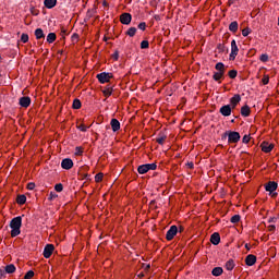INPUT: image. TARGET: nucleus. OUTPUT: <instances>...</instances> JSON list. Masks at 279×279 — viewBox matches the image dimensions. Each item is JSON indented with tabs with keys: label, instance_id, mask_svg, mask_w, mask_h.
<instances>
[{
	"label": "nucleus",
	"instance_id": "nucleus-54",
	"mask_svg": "<svg viewBox=\"0 0 279 279\" xmlns=\"http://www.w3.org/2000/svg\"><path fill=\"white\" fill-rule=\"evenodd\" d=\"M186 167H189V169H195V163H193V161H190L186 163Z\"/></svg>",
	"mask_w": 279,
	"mask_h": 279
},
{
	"label": "nucleus",
	"instance_id": "nucleus-49",
	"mask_svg": "<svg viewBox=\"0 0 279 279\" xmlns=\"http://www.w3.org/2000/svg\"><path fill=\"white\" fill-rule=\"evenodd\" d=\"M7 275H8V272L5 271V269L0 268V279L5 278Z\"/></svg>",
	"mask_w": 279,
	"mask_h": 279
},
{
	"label": "nucleus",
	"instance_id": "nucleus-46",
	"mask_svg": "<svg viewBox=\"0 0 279 279\" xmlns=\"http://www.w3.org/2000/svg\"><path fill=\"white\" fill-rule=\"evenodd\" d=\"M230 131H226L222 135H221V141H226V138H230Z\"/></svg>",
	"mask_w": 279,
	"mask_h": 279
},
{
	"label": "nucleus",
	"instance_id": "nucleus-33",
	"mask_svg": "<svg viewBox=\"0 0 279 279\" xmlns=\"http://www.w3.org/2000/svg\"><path fill=\"white\" fill-rule=\"evenodd\" d=\"M54 191H57V193H62V191H64V185H62V183L56 184Z\"/></svg>",
	"mask_w": 279,
	"mask_h": 279
},
{
	"label": "nucleus",
	"instance_id": "nucleus-57",
	"mask_svg": "<svg viewBox=\"0 0 279 279\" xmlns=\"http://www.w3.org/2000/svg\"><path fill=\"white\" fill-rule=\"evenodd\" d=\"M112 58H113V60H119V51H116V52L112 54Z\"/></svg>",
	"mask_w": 279,
	"mask_h": 279
},
{
	"label": "nucleus",
	"instance_id": "nucleus-12",
	"mask_svg": "<svg viewBox=\"0 0 279 279\" xmlns=\"http://www.w3.org/2000/svg\"><path fill=\"white\" fill-rule=\"evenodd\" d=\"M241 104V95L235 94L233 97L230 98V106L234 110L236 106Z\"/></svg>",
	"mask_w": 279,
	"mask_h": 279
},
{
	"label": "nucleus",
	"instance_id": "nucleus-14",
	"mask_svg": "<svg viewBox=\"0 0 279 279\" xmlns=\"http://www.w3.org/2000/svg\"><path fill=\"white\" fill-rule=\"evenodd\" d=\"M260 148L265 154H269L274 149V144H269V142H263L260 144Z\"/></svg>",
	"mask_w": 279,
	"mask_h": 279
},
{
	"label": "nucleus",
	"instance_id": "nucleus-38",
	"mask_svg": "<svg viewBox=\"0 0 279 279\" xmlns=\"http://www.w3.org/2000/svg\"><path fill=\"white\" fill-rule=\"evenodd\" d=\"M218 53H223L226 51V46L223 44L217 45Z\"/></svg>",
	"mask_w": 279,
	"mask_h": 279
},
{
	"label": "nucleus",
	"instance_id": "nucleus-9",
	"mask_svg": "<svg viewBox=\"0 0 279 279\" xmlns=\"http://www.w3.org/2000/svg\"><path fill=\"white\" fill-rule=\"evenodd\" d=\"M120 22L122 23V25H130L132 23V14L122 13L120 15Z\"/></svg>",
	"mask_w": 279,
	"mask_h": 279
},
{
	"label": "nucleus",
	"instance_id": "nucleus-51",
	"mask_svg": "<svg viewBox=\"0 0 279 279\" xmlns=\"http://www.w3.org/2000/svg\"><path fill=\"white\" fill-rule=\"evenodd\" d=\"M72 40H73V43H77V40H80V35H77V33H74L72 35Z\"/></svg>",
	"mask_w": 279,
	"mask_h": 279
},
{
	"label": "nucleus",
	"instance_id": "nucleus-48",
	"mask_svg": "<svg viewBox=\"0 0 279 279\" xmlns=\"http://www.w3.org/2000/svg\"><path fill=\"white\" fill-rule=\"evenodd\" d=\"M31 13H32L34 16H38L39 11L36 10V8L32 7V8H31Z\"/></svg>",
	"mask_w": 279,
	"mask_h": 279
},
{
	"label": "nucleus",
	"instance_id": "nucleus-60",
	"mask_svg": "<svg viewBox=\"0 0 279 279\" xmlns=\"http://www.w3.org/2000/svg\"><path fill=\"white\" fill-rule=\"evenodd\" d=\"M245 248L247 250V252H250L251 250L250 244H245Z\"/></svg>",
	"mask_w": 279,
	"mask_h": 279
},
{
	"label": "nucleus",
	"instance_id": "nucleus-37",
	"mask_svg": "<svg viewBox=\"0 0 279 279\" xmlns=\"http://www.w3.org/2000/svg\"><path fill=\"white\" fill-rule=\"evenodd\" d=\"M102 93L105 97H110V95H112V87H107Z\"/></svg>",
	"mask_w": 279,
	"mask_h": 279
},
{
	"label": "nucleus",
	"instance_id": "nucleus-10",
	"mask_svg": "<svg viewBox=\"0 0 279 279\" xmlns=\"http://www.w3.org/2000/svg\"><path fill=\"white\" fill-rule=\"evenodd\" d=\"M61 167L62 169H65V171L73 169V159L71 158L62 159Z\"/></svg>",
	"mask_w": 279,
	"mask_h": 279
},
{
	"label": "nucleus",
	"instance_id": "nucleus-52",
	"mask_svg": "<svg viewBox=\"0 0 279 279\" xmlns=\"http://www.w3.org/2000/svg\"><path fill=\"white\" fill-rule=\"evenodd\" d=\"M77 128H78V130H80L81 132H86V130H88V128H87L86 125H84V124H81V125H78Z\"/></svg>",
	"mask_w": 279,
	"mask_h": 279
},
{
	"label": "nucleus",
	"instance_id": "nucleus-31",
	"mask_svg": "<svg viewBox=\"0 0 279 279\" xmlns=\"http://www.w3.org/2000/svg\"><path fill=\"white\" fill-rule=\"evenodd\" d=\"M165 141H167V135H159L156 138V143H158V145H165Z\"/></svg>",
	"mask_w": 279,
	"mask_h": 279
},
{
	"label": "nucleus",
	"instance_id": "nucleus-8",
	"mask_svg": "<svg viewBox=\"0 0 279 279\" xmlns=\"http://www.w3.org/2000/svg\"><path fill=\"white\" fill-rule=\"evenodd\" d=\"M53 250H56V246L53 244H47L44 248V257L51 258V254H53Z\"/></svg>",
	"mask_w": 279,
	"mask_h": 279
},
{
	"label": "nucleus",
	"instance_id": "nucleus-44",
	"mask_svg": "<svg viewBox=\"0 0 279 279\" xmlns=\"http://www.w3.org/2000/svg\"><path fill=\"white\" fill-rule=\"evenodd\" d=\"M104 180V173H97L95 175V182H101Z\"/></svg>",
	"mask_w": 279,
	"mask_h": 279
},
{
	"label": "nucleus",
	"instance_id": "nucleus-3",
	"mask_svg": "<svg viewBox=\"0 0 279 279\" xmlns=\"http://www.w3.org/2000/svg\"><path fill=\"white\" fill-rule=\"evenodd\" d=\"M96 77H97L98 82H100V84H108V82H110V80H112V73L101 72V73L97 74Z\"/></svg>",
	"mask_w": 279,
	"mask_h": 279
},
{
	"label": "nucleus",
	"instance_id": "nucleus-7",
	"mask_svg": "<svg viewBox=\"0 0 279 279\" xmlns=\"http://www.w3.org/2000/svg\"><path fill=\"white\" fill-rule=\"evenodd\" d=\"M232 110L231 105H225L219 109V112L222 117H230V114H232Z\"/></svg>",
	"mask_w": 279,
	"mask_h": 279
},
{
	"label": "nucleus",
	"instance_id": "nucleus-15",
	"mask_svg": "<svg viewBox=\"0 0 279 279\" xmlns=\"http://www.w3.org/2000/svg\"><path fill=\"white\" fill-rule=\"evenodd\" d=\"M210 243H213V245H219V243H221V235L219 234V232H214L211 234Z\"/></svg>",
	"mask_w": 279,
	"mask_h": 279
},
{
	"label": "nucleus",
	"instance_id": "nucleus-50",
	"mask_svg": "<svg viewBox=\"0 0 279 279\" xmlns=\"http://www.w3.org/2000/svg\"><path fill=\"white\" fill-rule=\"evenodd\" d=\"M262 82H263L264 86H267V84H269V76H264L262 78Z\"/></svg>",
	"mask_w": 279,
	"mask_h": 279
},
{
	"label": "nucleus",
	"instance_id": "nucleus-42",
	"mask_svg": "<svg viewBox=\"0 0 279 279\" xmlns=\"http://www.w3.org/2000/svg\"><path fill=\"white\" fill-rule=\"evenodd\" d=\"M137 27L142 32H145V29H147V24L145 22H141Z\"/></svg>",
	"mask_w": 279,
	"mask_h": 279
},
{
	"label": "nucleus",
	"instance_id": "nucleus-13",
	"mask_svg": "<svg viewBox=\"0 0 279 279\" xmlns=\"http://www.w3.org/2000/svg\"><path fill=\"white\" fill-rule=\"evenodd\" d=\"M278 189V183H276V181H269L266 185H265V191H267L268 193H274V191H277Z\"/></svg>",
	"mask_w": 279,
	"mask_h": 279
},
{
	"label": "nucleus",
	"instance_id": "nucleus-64",
	"mask_svg": "<svg viewBox=\"0 0 279 279\" xmlns=\"http://www.w3.org/2000/svg\"><path fill=\"white\" fill-rule=\"evenodd\" d=\"M150 267H151V266L147 265L145 269L147 270V269H149Z\"/></svg>",
	"mask_w": 279,
	"mask_h": 279
},
{
	"label": "nucleus",
	"instance_id": "nucleus-28",
	"mask_svg": "<svg viewBox=\"0 0 279 279\" xmlns=\"http://www.w3.org/2000/svg\"><path fill=\"white\" fill-rule=\"evenodd\" d=\"M56 38H57L56 33H49L46 40L47 43H49V45H51V43H56Z\"/></svg>",
	"mask_w": 279,
	"mask_h": 279
},
{
	"label": "nucleus",
	"instance_id": "nucleus-21",
	"mask_svg": "<svg viewBox=\"0 0 279 279\" xmlns=\"http://www.w3.org/2000/svg\"><path fill=\"white\" fill-rule=\"evenodd\" d=\"M216 71H218V73H222L226 74V64H223V62H218L215 65Z\"/></svg>",
	"mask_w": 279,
	"mask_h": 279
},
{
	"label": "nucleus",
	"instance_id": "nucleus-35",
	"mask_svg": "<svg viewBox=\"0 0 279 279\" xmlns=\"http://www.w3.org/2000/svg\"><path fill=\"white\" fill-rule=\"evenodd\" d=\"M260 62H269V54L263 53L259 57Z\"/></svg>",
	"mask_w": 279,
	"mask_h": 279
},
{
	"label": "nucleus",
	"instance_id": "nucleus-6",
	"mask_svg": "<svg viewBox=\"0 0 279 279\" xmlns=\"http://www.w3.org/2000/svg\"><path fill=\"white\" fill-rule=\"evenodd\" d=\"M178 234V227L171 226L170 229L166 233L167 241H173V238Z\"/></svg>",
	"mask_w": 279,
	"mask_h": 279
},
{
	"label": "nucleus",
	"instance_id": "nucleus-55",
	"mask_svg": "<svg viewBox=\"0 0 279 279\" xmlns=\"http://www.w3.org/2000/svg\"><path fill=\"white\" fill-rule=\"evenodd\" d=\"M269 232H275L276 231V225H270L268 226Z\"/></svg>",
	"mask_w": 279,
	"mask_h": 279
},
{
	"label": "nucleus",
	"instance_id": "nucleus-43",
	"mask_svg": "<svg viewBox=\"0 0 279 279\" xmlns=\"http://www.w3.org/2000/svg\"><path fill=\"white\" fill-rule=\"evenodd\" d=\"M21 40H22L23 43H28V40H29V35L23 33L22 36H21Z\"/></svg>",
	"mask_w": 279,
	"mask_h": 279
},
{
	"label": "nucleus",
	"instance_id": "nucleus-29",
	"mask_svg": "<svg viewBox=\"0 0 279 279\" xmlns=\"http://www.w3.org/2000/svg\"><path fill=\"white\" fill-rule=\"evenodd\" d=\"M136 27H130L128 31H126V36H130V38H134V36H136Z\"/></svg>",
	"mask_w": 279,
	"mask_h": 279
},
{
	"label": "nucleus",
	"instance_id": "nucleus-2",
	"mask_svg": "<svg viewBox=\"0 0 279 279\" xmlns=\"http://www.w3.org/2000/svg\"><path fill=\"white\" fill-rule=\"evenodd\" d=\"M156 169H158V165L156 163H144L138 166L137 172L140 175H145L148 171H156Z\"/></svg>",
	"mask_w": 279,
	"mask_h": 279
},
{
	"label": "nucleus",
	"instance_id": "nucleus-25",
	"mask_svg": "<svg viewBox=\"0 0 279 279\" xmlns=\"http://www.w3.org/2000/svg\"><path fill=\"white\" fill-rule=\"evenodd\" d=\"M35 36L37 40L45 38V32H43V28L35 29Z\"/></svg>",
	"mask_w": 279,
	"mask_h": 279
},
{
	"label": "nucleus",
	"instance_id": "nucleus-34",
	"mask_svg": "<svg viewBox=\"0 0 279 279\" xmlns=\"http://www.w3.org/2000/svg\"><path fill=\"white\" fill-rule=\"evenodd\" d=\"M231 223H239V221H241V215H234L231 219H230Z\"/></svg>",
	"mask_w": 279,
	"mask_h": 279
},
{
	"label": "nucleus",
	"instance_id": "nucleus-20",
	"mask_svg": "<svg viewBox=\"0 0 279 279\" xmlns=\"http://www.w3.org/2000/svg\"><path fill=\"white\" fill-rule=\"evenodd\" d=\"M251 113H252V110L250 109V106L245 105L241 108L242 117H250Z\"/></svg>",
	"mask_w": 279,
	"mask_h": 279
},
{
	"label": "nucleus",
	"instance_id": "nucleus-17",
	"mask_svg": "<svg viewBox=\"0 0 279 279\" xmlns=\"http://www.w3.org/2000/svg\"><path fill=\"white\" fill-rule=\"evenodd\" d=\"M245 264L247 267H253V265H256V255H247L245 258Z\"/></svg>",
	"mask_w": 279,
	"mask_h": 279
},
{
	"label": "nucleus",
	"instance_id": "nucleus-53",
	"mask_svg": "<svg viewBox=\"0 0 279 279\" xmlns=\"http://www.w3.org/2000/svg\"><path fill=\"white\" fill-rule=\"evenodd\" d=\"M277 221H278V218H276V217H270L268 219V223H276Z\"/></svg>",
	"mask_w": 279,
	"mask_h": 279
},
{
	"label": "nucleus",
	"instance_id": "nucleus-39",
	"mask_svg": "<svg viewBox=\"0 0 279 279\" xmlns=\"http://www.w3.org/2000/svg\"><path fill=\"white\" fill-rule=\"evenodd\" d=\"M34 278V270H28L24 276V279H33Z\"/></svg>",
	"mask_w": 279,
	"mask_h": 279
},
{
	"label": "nucleus",
	"instance_id": "nucleus-47",
	"mask_svg": "<svg viewBox=\"0 0 279 279\" xmlns=\"http://www.w3.org/2000/svg\"><path fill=\"white\" fill-rule=\"evenodd\" d=\"M27 189H28V191H34V189H36V183H34V182L28 183Z\"/></svg>",
	"mask_w": 279,
	"mask_h": 279
},
{
	"label": "nucleus",
	"instance_id": "nucleus-26",
	"mask_svg": "<svg viewBox=\"0 0 279 279\" xmlns=\"http://www.w3.org/2000/svg\"><path fill=\"white\" fill-rule=\"evenodd\" d=\"M221 274H223V268H221V267H215L211 270V276L219 277V276H221Z\"/></svg>",
	"mask_w": 279,
	"mask_h": 279
},
{
	"label": "nucleus",
	"instance_id": "nucleus-22",
	"mask_svg": "<svg viewBox=\"0 0 279 279\" xmlns=\"http://www.w3.org/2000/svg\"><path fill=\"white\" fill-rule=\"evenodd\" d=\"M26 202H27V196H25V194L17 195L16 203L20 206H23V204H25Z\"/></svg>",
	"mask_w": 279,
	"mask_h": 279
},
{
	"label": "nucleus",
	"instance_id": "nucleus-24",
	"mask_svg": "<svg viewBox=\"0 0 279 279\" xmlns=\"http://www.w3.org/2000/svg\"><path fill=\"white\" fill-rule=\"evenodd\" d=\"M4 271H7V274H14L16 271V266H14V264H9L4 267Z\"/></svg>",
	"mask_w": 279,
	"mask_h": 279
},
{
	"label": "nucleus",
	"instance_id": "nucleus-32",
	"mask_svg": "<svg viewBox=\"0 0 279 279\" xmlns=\"http://www.w3.org/2000/svg\"><path fill=\"white\" fill-rule=\"evenodd\" d=\"M228 75L231 80H234L239 75V72L236 70H230Z\"/></svg>",
	"mask_w": 279,
	"mask_h": 279
},
{
	"label": "nucleus",
	"instance_id": "nucleus-58",
	"mask_svg": "<svg viewBox=\"0 0 279 279\" xmlns=\"http://www.w3.org/2000/svg\"><path fill=\"white\" fill-rule=\"evenodd\" d=\"M137 277H140V278H145V274L140 272V274L137 275Z\"/></svg>",
	"mask_w": 279,
	"mask_h": 279
},
{
	"label": "nucleus",
	"instance_id": "nucleus-1",
	"mask_svg": "<svg viewBox=\"0 0 279 279\" xmlns=\"http://www.w3.org/2000/svg\"><path fill=\"white\" fill-rule=\"evenodd\" d=\"M23 226V217L17 216L13 218L10 222L11 230V236H19L21 234V227Z\"/></svg>",
	"mask_w": 279,
	"mask_h": 279
},
{
	"label": "nucleus",
	"instance_id": "nucleus-36",
	"mask_svg": "<svg viewBox=\"0 0 279 279\" xmlns=\"http://www.w3.org/2000/svg\"><path fill=\"white\" fill-rule=\"evenodd\" d=\"M250 34H252V28L246 27L242 31V36H244V38H246V36H250Z\"/></svg>",
	"mask_w": 279,
	"mask_h": 279
},
{
	"label": "nucleus",
	"instance_id": "nucleus-4",
	"mask_svg": "<svg viewBox=\"0 0 279 279\" xmlns=\"http://www.w3.org/2000/svg\"><path fill=\"white\" fill-rule=\"evenodd\" d=\"M236 56H239V46H236V40L231 41V53L229 54V60H236Z\"/></svg>",
	"mask_w": 279,
	"mask_h": 279
},
{
	"label": "nucleus",
	"instance_id": "nucleus-41",
	"mask_svg": "<svg viewBox=\"0 0 279 279\" xmlns=\"http://www.w3.org/2000/svg\"><path fill=\"white\" fill-rule=\"evenodd\" d=\"M84 154V149L80 146L75 148V156H82Z\"/></svg>",
	"mask_w": 279,
	"mask_h": 279
},
{
	"label": "nucleus",
	"instance_id": "nucleus-59",
	"mask_svg": "<svg viewBox=\"0 0 279 279\" xmlns=\"http://www.w3.org/2000/svg\"><path fill=\"white\" fill-rule=\"evenodd\" d=\"M150 206H156V201L155 199L150 201Z\"/></svg>",
	"mask_w": 279,
	"mask_h": 279
},
{
	"label": "nucleus",
	"instance_id": "nucleus-18",
	"mask_svg": "<svg viewBox=\"0 0 279 279\" xmlns=\"http://www.w3.org/2000/svg\"><path fill=\"white\" fill-rule=\"evenodd\" d=\"M57 4H58V0H45L44 1V5L48 10H52V8H56Z\"/></svg>",
	"mask_w": 279,
	"mask_h": 279
},
{
	"label": "nucleus",
	"instance_id": "nucleus-63",
	"mask_svg": "<svg viewBox=\"0 0 279 279\" xmlns=\"http://www.w3.org/2000/svg\"><path fill=\"white\" fill-rule=\"evenodd\" d=\"M104 40H105V43L108 41V37L105 36V37H104Z\"/></svg>",
	"mask_w": 279,
	"mask_h": 279
},
{
	"label": "nucleus",
	"instance_id": "nucleus-40",
	"mask_svg": "<svg viewBox=\"0 0 279 279\" xmlns=\"http://www.w3.org/2000/svg\"><path fill=\"white\" fill-rule=\"evenodd\" d=\"M141 49H149V41L143 40L141 43Z\"/></svg>",
	"mask_w": 279,
	"mask_h": 279
},
{
	"label": "nucleus",
	"instance_id": "nucleus-62",
	"mask_svg": "<svg viewBox=\"0 0 279 279\" xmlns=\"http://www.w3.org/2000/svg\"><path fill=\"white\" fill-rule=\"evenodd\" d=\"M179 232H184V228L180 227Z\"/></svg>",
	"mask_w": 279,
	"mask_h": 279
},
{
	"label": "nucleus",
	"instance_id": "nucleus-23",
	"mask_svg": "<svg viewBox=\"0 0 279 279\" xmlns=\"http://www.w3.org/2000/svg\"><path fill=\"white\" fill-rule=\"evenodd\" d=\"M223 75L225 74L221 73V72H215L214 75H213V80L215 82H218V84H221V80H222Z\"/></svg>",
	"mask_w": 279,
	"mask_h": 279
},
{
	"label": "nucleus",
	"instance_id": "nucleus-61",
	"mask_svg": "<svg viewBox=\"0 0 279 279\" xmlns=\"http://www.w3.org/2000/svg\"><path fill=\"white\" fill-rule=\"evenodd\" d=\"M90 179V174H85V180H89Z\"/></svg>",
	"mask_w": 279,
	"mask_h": 279
},
{
	"label": "nucleus",
	"instance_id": "nucleus-19",
	"mask_svg": "<svg viewBox=\"0 0 279 279\" xmlns=\"http://www.w3.org/2000/svg\"><path fill=\"white\" fill-rule=\"evenodd\" d=\"M229 32H232V34H236L239 32V22L233 21L229 24Z\"/></svg>",
	"mask_w": 279,
	"mask_h": 279
},
{
	"label": "nucleus",
	"instance_id": "nucleus-16",
	"mask_svg": "<svg viewBox=\"0 0 279 279\" xmlns=\"http://www.w3.org/2000/svg\"><path fill=\"white\" fill-rule=\"evenodd\" d=\"M112 132H119L121 130V122L117 119H111L110 121Z\"/></svg>",
	"mask_w": 279,
	"mask_h": 279
},
{
	"label": "nucleus",
	"instance_id": "nucleus-45",
	"mask_svg": "<svg viewBox=\"0 0 279 279\" xmlns=\"http://www.w3.org/2000/svg\"><path fill=\"white\" fill-rule=\"evenodd\" d=\"M250 141H251L250 135H244L242 138V143H244V145H247V143H250Z\"/></svg>",
	"mask_w": 279,
	"mask_h": 279
},
{
	"label": "nucleus",
	"instance_id": "nucleus-27",
	"mask_svg": "<svg viewBox=\"0 0 279 279\" xmlns=\"http://www.w3.org/2000/svg\"><path fill=\"white\" fill-rule=\"evenodd\" d=\"M234 267H235L234 259H229V260L226 263V269H227V271H232V269H234Z\"/></svg>",
	"mask_w": 279,
	"mask_h": 279
},
{
	"label": "nucleus",
	"instance_id": "nucleus-30",
	"mask_svg": "<svg viewBox=\"0 0 279 279\" xmlns=\"http://www.w3.org/2000/svg\"><path fill=\"white\" fill-rule=\"evenodd\" d=\"M72 108H73L74 110H80V108H82V101H81L80 99L75 98V99L73 100Z\"/></svg>",
	"mask_w": 279,
	"mask_h": 279
},
{
	"label": "nucleus",
	"instance_id": "nucleus-56",
	"mask_svg": "<svg viewBox=\"0 0 279 279\" xmlns=\"http://www.w3.org/2000/svg\"><path fill=\"white\" fill-rule=\"evenodd\" d=\"M56 197H58V194L51 192L50 196H49V199H56Z\"/></svg>",
	"mask_w": 279,
	"mask_h": 279
},
{
	"label": "nucleus",
	"instance_id": "nucleus-11",
	"mask_svg": "<svg viewBox=\"0 0 279 279\" xmlns=\"http://www.w3.org/2000/svg\"><path fill=\"white\" fill-rule=\"evenodd\" d=\"M19 104L22 108H29L32 106V98L29 96H23L20 98Z\"/></svg>",
	"mask_w": 279,
	"mask_h": 279
},
{
	"label": "nucleus",
	"instance_id": "nucleus-5",
	"mask_svg": "<svg viewBox=\"0 0 279 279\" xmlns=\"http://www.w3.org/2000/svg\"><path fill=\"white\" fill-rule=\"evenodd\" d=\"M239 141H241V134L236 131H229V145H231L232 143H239Z\"/></svg>",
	"mask_w": 279,
	"mask_h": 279
}]
</instances>
